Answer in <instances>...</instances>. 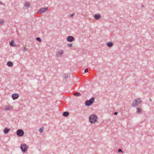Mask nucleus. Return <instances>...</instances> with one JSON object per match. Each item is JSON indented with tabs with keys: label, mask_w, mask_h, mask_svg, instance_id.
<instances>
[{
	"label": "nucleus",
	"mask_w": 154,
	"mask_h": 154,
	"mask_svg": "<svg viewBox=\"0 0 154 154\" xmlns=\"http://www.w3.org/2000/svg\"><path fill=\"white\" fill-rule=\"evenodd\" d=\"M97 119V116L94 115H91L89 117L90 122L91 123H95Z\"/></svg>",
	"instance_id": "nucleus-1"
},
{
	"label": "nucleus",
	"mask_w": 154,
	"mask_h": 154,
	"mask_svg": "<svg viewBox=\"0 0 154 154\" xmlns=\"http://www.w3.org/2000/svg\"><path fill=\"white\" fill-rule=\"evenodd\" d=\"M94 98H92L89 100H86L85 102V104L86 106H89L91 105L94 102Z\"/></svg>",
	"instance_id": "nucleus-2"
},
{
	"label": "nucleus",
	"mask_w": 154,
	"mask_h": 154,
	"mask_svg": "<svg viewBox=\"0 0 154 154\" xmlns=\"http://www.w3.org/2000/svg\"><path fill=\"white\" fill-rule=\"evenodd\" d=\"M141 101L139 98H137L136 100H135L134 101L132 104V106H137L138 105L140 104Z\"/></svg>",
	"instance_id": "nucleus-3"
},
{
	"label": "nucleus",
	"mask_w": 154,
	"mask_h": 154,
	"mask_svg": "<svg viewBox=\"0 0 154 154\" xmlns=\"http://www.w3.org/2000/svg\"><path fill=\"white\" fill-rule=\"evenodd\" d=\"M20 148L23 151L26 152L27 151L28 147L26 144H23L21 145Z\"/></svg>",
	"instance_id": "nucleus-4"
},
{
	"label": "nucleus",
	"mask_w": 154,
	"mask_h": 154,
	"mask_svg": "<svg viewBox=\"0 0 154 154\" xmlns=\"http://www.w3.org/2000/svg\"><path fill=\"white\" fill-rule=\"evenodd\" d=\"M17 133L18 136L19 137H21L23 135L24 132L22 130L20 129L17 131Z\"/></svg>",
	"instance_id": "nucleus-5"
},
{
	"label": "nucleus",
	"mask_w": 154,
	"mask_h": 154,
	"mask_svg": "<svg viewBox=\"0 0 154 154\" xmlns=\"http://www.w3.org/2000/svg\"><path fill=\"white\" fill-rule=\"evenodd\" d=\"M48 9V8H42L41 9L38 11L39 13H42L45 12Z\"/></svg>",
	"instance_id": "nucleus-6"
},
{
	"label": "nucleus",
	"mask_w": 154,
	"mask_h": 154,
	"mask_svg": "<svg viewBox=\"0 0 154 154\" xmlns=\"http://www.w3.org/2000/svg\"><path fill=\"white\" fill-rule=\"evenodd\" d=\"M12 109L13 107L10 106H7L5 108V110H11Z\"/></svg>",
	"instance_id": "nucleus-7"
},
{
	"label": "nucleus",
	"mask_w": 154,
	"mask_h": 154,
	"mask_svg": "<svg viewBox=\"0 0 154 154\" xmlns=\"http://www.w3.org/2000/svg\"><path fill=\"white\" fill-rule=\"evenodd\" d=\"M73 37L72 36H69L67 38V40L69 42H71L73 40Z\"/></svg>",
	"instance_id": "nucleus-8"
},
{
	"label": "nucleus",
	"mask_w": 154,
	"mask_h": 154,
	"mask_svg": "<svg viewBox=\"0 0 154 154\" xmlns=\"http://www.w3.org/2000/svg\"><path fill=\"white\" fill-rule=\"evenodd\" d=\"M19 95L17 94H13L12 95V97L13 100H15L18 98Z\"/></svg>",
	"instance_id": "nucleus-9"
},
{
	"label": "nucleus",
	"mask_w": 154,
	"mask_h": 154,
	"mask_svg": "<svg viewBox=\"0 0 154 154\" xmlns=\"http://www.w3.org/2000/svg\"><path fill=\"white\" fill-rule=\"evenodd\" d=\"M100 18V15L98 14H95L94 16V18L96 20L99 19Z\"/></svg>",
	"instance_id": "nucleus-10"
},
{
	"label": "nucleus",
	"mask_w": 154,
	"mask_h": 154,
	"mask_svg": "<svg viewBox=\"0 0 154 154\" xmlns=\"http://www.w3.org/2000/svg\"><path fill=\"white\" fill-rule=\"evenodd\" d=\"M9 131V129H8L7 128H5L4 130V133L5 134H7L8 132Z\"/></svg>",
	"instance_id": "nucleus-11"
},
{
	"label": "nucleus",
	"mask_w": 154,
	"mask_h": 154,
	"mask_svg": "<svg viewBox=\"0 0 154 154\" xmlns=\"http://www.w3.org/2000/svg\"><path fill=\"white\" fill-rule=\"evenodd\" d=\"M113 45V44L112 42H109L107 43V45L109 47H111Z\"/></svg>",
	"instance_id": "nucleus-12"
},
{
	"label": "nucleus",
	"mask_w": 154,
	"mask_h": 154,
	"mask_svg": "<svg viewBox=\"0 0 154 154\" xmlns=\"http://www.w3.org/2000/svg\"><path fill=\"white\" fill-rule=\"evenodd\" d=\"M7 65L9 66H11L13 65V63L10 61H8L7 63Z\"/></svg>",
	"instance_id": "nucleus-13"
},
{
	"label": "nucleus",
	"mask_w": 154,
	"mask_h": 154,
	"mask_svg": "<svg viewBox=\"0 0 154 154\" xmlns=\"http://www.w3.org/2000/svg\"><path fill=\"white\" fill-rule=\"evenodd\" d=\"M69 114L68 112H64L63 113V115L64 116H67L69 115Z\"/></svg>",
	"instance_id": "nucleus-14"
},
{
	"label": "nucleus",
	"mask_w": 154,
	"mask_h": 154,
	"mask_svg": "<svg viewBox=\"0 0 154 154\" xmlns=\"http://www.w3.org/2000/svg\"><path fill=\"white\" fill-rule=\"evenodd\" d=\"M142 111V109L140 108H137V112L138 113H140Z\"/></svg>",
	"instance_id": "nucleus-15"
},
{
	"label": "nucleus",
	"mask_w": 154,
	"mask_h": 154,
	"mask_svg": "<svg viewBox=\"0 0 154 154\" xmlns=\"http://www.w3.org/2000/svg\"><path fill=\"white\" fill-rule=\"evenodd\" d=\"M74 96H80L81 95V94L79 93L78 92L74 93Z\"/></svg>",
	"instance_id": "nucleus-16"
},
{
	"label": "nucleus",
	"mask_w": 154,
	"mask_h": 154,
	"mask_svg": "<svg viewBox=\"0 0 154 154\" xmlns=\"http://www.w3.org/2000/svg\"><path fill=\"white\" fill-rule=\"evenodd\" d=\"M10 45L11 46H12L13 47H14L15 46V45H14V42L13 40L11 42H10Z\"/></svg>",
	"instance_id": "nucleus-17"
},
{
	"label": "nucleus",
	"mask_w": 154,
	"mask_h": 154,
	"mask_svg": "<svg viewBox=\"0 0 154 154\" xmlns=\"http://www.w3.org/2000/svg\"><path fill=\"white\" fill-rule=\"evenodd\" d=\"M30 6V4L29 2H26L25 4V6L27 7H29Z\"/></svg>",
	"instance_id": "nucleus-18"
},
{
	"label": "nucleus",
	"mask_w": 154,
	"mask_h": 154,
	"mask_svg": "<svg viewBox=\"0 0 154 154\" xmlns=\"http://www.w3.org/2000/svg\"><path fill=\"white\" fill-rule=\"evenodd\" d=\"M22 49L23 50V51H26L27 50L26 48L25 47H23L22 48Z\"/></svg>",
	"instance_id": "nucleus-19"
},
{
	"label": "nucleus",
	"mask_w": 154,
	"mask_h": 154,
	"mask_svg": "<svg viewBox=\"0 0 154 154\" xmlns=\"http://www.w3.org/2000/svg\"><path fill=\"white\" fill-rule=\"evenodd\" d=\"M36 39L37 41H38L40 42H41V39L40 38H38V37L37 38H36Z\"/></svg>",
	"instance_id": "nucleus-20"
},
{
	"label": "nucleus",
	"mask_w": 154,
	"mask_h": 154,
	"mask_svg": "<svg viewBox=\"0 0 154 154\" xmlns=\"http://www.w3.org/2000/svg\"><path fill=\"white\" fill-rule=\"evenodd\" d=\"M4 20H0V24H2L4 23Z\"/></svg>",
	"instance_id": "nucleus-21"
},
{
	"label": "nucleus",
	"mask_w": 154,
	"mask_h": 154,
	"mask_svg": "<svg viewBox=\"0 0 154 154\" xmlns=\"http://www.w3.org/2000/svg\"><path fill=\"white\" fill-rule=\"evenodd\" d=\"M39 131L40 132L42 133L43 131V128H40L39 130Z\"/></svg>",
	"instance_id": "nucleus-22"
},
{
	"label": "nucleus",
	"mask_w": 154,
	"mask_h": 154,
	"mask_svg": "<svg viewBox=\"0 0 154 154\" xmlns=\"http://www.w3.org/2000/svg\"><path fill=\"white\" fill-rule=\"evenodd\" d=\"M75 13H73L71 15H69L70 17H72L74 15Z\"/></svg>",
	"instance_id": "nucleus-23"
},
{
	"label": "nucleus",
	"mask_w": 154,
	"mask_h": 154,
	"mask_svg": "<svg viewBox=\"0 0 154 154\" xmlns=\"http://www.w3.org/2000/svg\"><path fill=\"white\" fill-rule=\"evenodd\" d=\"M88 72V69L87 68L85 70V72Z\"/></svg>",
	"instance_id": "nucleus-24"
},
{
	"label": "nucleus",
	"mask_w": 154,
	"mask_h": 154,
	"mask_svg": "<svg viewBox=\"0 0 154 154\" xmlns=\"http://www.w3.org/2000/svg\"><path fill=\"white\" fill-rule=\"evenodd\" d=\"M68 46L69 47H71L72 46V44H68Z\"/></svg>",
	"instance_id": "nucleus-25"
},
{
	"label": "nucleus",
	"mask_w": 154,
	"mask_h": 154,
	"mask_svg": "<svg viewBox=\"0 0 154 154\" xmlns=\"http://www.w3.org/2000/svg\"><path fill=\"white\" fill-rule=\"evenodd\" d=\"M63 51H61V52H59L58 53V54H63Z\"/></svg>",
	"instance_id": "nucleus-26"
},
{
	"label": "nucleus",
	"mask_w": 154,
	"mask_h": 154,
	"mask_svg": "<svg viewBox=\"0 0 154 154\" xmlns=\"http://www.w3.org/2000/svg\"><path fill=\"white\" fill-rule=\"evenodd\" d=\"M118 151L119 152H122V150L121 149H119V150H118Z\"/></svg>",
	"instance_id": "nucleus-27"
},
{
	"label": "nucleus",
	"mask_w": 154,
	"mask_h": 154,
	"mask_svg": "<svg viewBox=\"0 0 154 154\" xmlns=\"http://www.w3.org/2000/svg\"><path fill=\"white\" fill-rule=\"evenodd\" d=\"M114 115H116L117 114V112H115L114 113Z\"/></svg>",
	"instance_id": "nucleus-28"
}]
</instances>
